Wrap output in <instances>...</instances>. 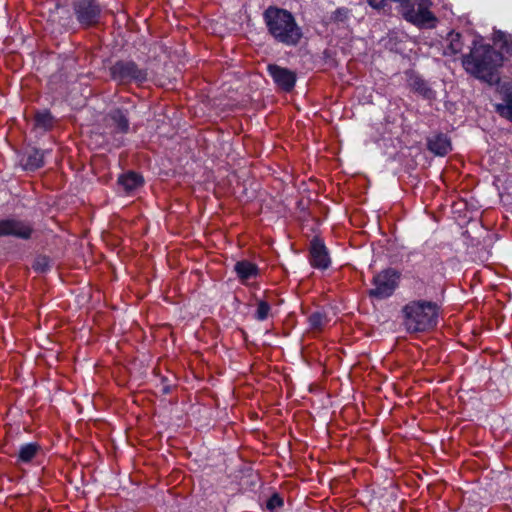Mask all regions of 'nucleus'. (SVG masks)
Returning a JSON list of instances; mask_svg holds the SVG:
<instances>
[{
  "mask_svg": "<svg viewBox=\"0 0 512 512\" xmlns=\"http://www.w3.org/2000/svg\"><path fill=\"white\" fill-rule=\"evenodd\" d=\"M462 62L465 70L476 78L489 84L499 81L497 69L502 65L503 56L491 46H475Z\"/></svg>",
  "mask_w": 512,
  "mask_h": 512,
  "instance_id": "f03ea898",
  "label": "nucleus"
},
{
  "mask_svg": "<svg viewBox=\"0 0 512 512\" xmlns=\"http://www.w3.org/2000/svg\"><path fill=\"white\" fill-rule=\"evenodd\" d=\"M39 445L36 443H28L21 446L18 453V460L21 462H30L37 454Z\"/></svg>",
  "mask_w": 512,
  "mask_h": 512,
  "instance_id": "6ab92c4d",
  "label": "nucleus"
},
{
  "mask_svg": "<svg viewBox=\"0 0 512 512\" xmlns=\"http://www.w3.org/2000/svg\"><path fill=\"white\" fill-rule=\"evenodd\" d=\"M462 36L460 33L450 32L448 34V42L444 54L445 55H455L462 51L463 48V42H462Z\"/></svg>",
  "mask_w": 512,
  "mask_h": 512,
  "instance_id": "a211bd4d",
  "label": "nucleus"
},
{
  "mask_svg": "<svg viewBox=\"0 0 512 512\" xmlns=\"http://www.w3.org/2000/svg\"><path fill=\"white\" fill-rule=\"evenodd\" d=\"M308 321L312 330L321 331L327 325L328 318L325 313L315 311L309 315Z\"/></svg>",
  "mask_w": 512,
  "mask_h": 512,
  "instance_id": "aec40b11",
  "label": "nucleus"
},
{
  "mask_svg": "<svg viewBox=\"0 0 512 512\" xmlns=\"http://www.w3.org/2000/svg\"><path fill=\"white\" fill-rule=\"evenodd\" d=\"M25 170L34 171L44 165V152L38 149L29 150L22 159Z\"/></svg>",
  "mask_w": 512,
  "mask_h": 512,
  "instance_id": "2eb2a0df",
  "label": "nucleus"
},
{
  "mask_svg": "<svg viewBox=\"0 0 512 512\" xmlns=\"http://www.w3.org/2000/svg\"><path fill=\"white\" fill-rule=\"evenodd\" d=\"M403 325L410 333L426 332L438 323L439 307L425 300L411 301L402 308Z\"/></svg>",
  "mask_w": 512,
  "mask_h": 512,
  "instance_id": "7ed1b4c3",
  "label": "nucleus"
},
{
  "mask_svg": "<svg viewBox=\"0 0 512 512\" xmlns=\"http://www.w3.org/2000/svg\"><path fill=\"white\" fill-rule=\"evenodd\" d=\"M409 85L413 91L426 99H433L435 97V92L428 86L426 81L419 77L412 78Z\"/></svg>",
  "mask_w": 512,
  "mask_h": 512,
  "instance_id": "f3484780",
  "label": "nucleus"
},
{
  "mask_svg": "<svg viewBox=\"0 0 512 512\" xmlns=\"http://www.w3.org/2000/svg\"><path fill=\"white\" fill-rule=\"evenodd\" d=\"M498 93L501 101L494 105L495 111L512 122V85L509 83L500 85Z\"/></svg>",
  "mask_w": 512,
  "mask_h": 512,
  "instance_id": "f8f14e48",
  "label": "nucleus"
},
{
  "mask_svg": "<svg viewBox=\"0 0 512 512\" xmlns=\"http://www.w3.org/2000/svg\"><path fill=\"white\" fill-rule=\"evenodd\" d=\"M33 268L37 272H45L49 268V259L46 256H39L35 259Z\"/></svg>",
  "mask_w": 512,
  "mask_h": 512,
  "instance_id": "b1692460",
  "label": "nucleus"
},
{
  "mask_svg": "<svg viewBox=\"0 0 512 512\" xmlns=\"http://www.w3.org/2000/svg\"><path fill=\"white\" fill-rule=\"evenodd\" d=\"M269 35L275 42L286 46H296L302 38V29L291 12L270 6L263 13Z\"/></svg>",
  "mask_w": 512,
  "mask_h": 512,
  "instance_id": "f257e3e1",
  "label": "nucleus"
},
{
  "mask_svg": "<svg viewBox=\"0 0 512 512\" xmlns=\"http://www.w3.org/2000/svg\"><path fill=\"white\" fill-rule=\"evenodd\" d=\"M349 10L347 8H338L336 11L333 12L331 18L334 21H344L348 17Z\"/></svg>",
  "mask_w": 512,
  "mask_h": 512,
  "instance_id": "393cba45",
  "label": "nucleus"
},
{
  "mask_svg": "<svg viewBox=\"0 0 512 512\" xmlns=\"http://www.w3.org/2000/svg\"><path fill=\"white\" fill-rule=\"evenodd\" d=\"M74 11L81 25L92 26L99 22L102 9L97 0H76Z\"/></svg>",
  "mask_w": 512,
  "mask_h": 512,
  "instance_id": "0eeeda50",
  "label": "nucleus"
},
{
  "mask_svg": "<svg viewBox=\"0 0 512 512\" xmlns=\"http://www.w3.org/2000/svg\"><path fill=\"white\" fill-rule=\"evenodd\" d=\"M267 70L274 82L286 92L291 91L296 82V74L284 67H280L276 64H269Z\"/></svg>",
  "mask_w": 512,
  "mask_h": 512,
  "instance_id": "6e6552de",
  "label": "nucleus"
},
{
  "mask_svg": "<svg viewBox=\"0 0 512 512\" xmlns=\"http://www.w3.org/2000/svg\"><path fill=\"white\" fill-rule=\"evenodd\" d=\"M33 229L30 225L17 220L0 221V236H15L22 239L30 238Z\"/></svg>",
  "mask_w": 512,
  "mask_h": 512,
  "instance_id": "9d476101",
  "label": "nucleus"
},
{
  "mask_svg": "<svg viewBox=\"0 0 512 512\" xmlns=\"http://www.w3.org/2000/svg\"><path fill=\"white\" fill-rule=\"evenodd\" d=\"M429 150L438 156H444L451 151L450 139L444 134H438L428 140Z\"/></svg>",
  "mask_w": 512,
  "mask_h": 512,
  "instance_id": "ddd939ff",
  "label": "nucleus"
},
{
  "mask_svg": "<svg viewBox=\"0 0 512 512\" xmlns=\"http://www.w3.org/2000/svg\"><path fill=\"white\" fill-rule=\"evenodd\" d=\"M502 48L510 55H512V40L505 39Z\"/></svg>",
  "mask_w": 512,
  "mask_h": 512,
  "instance_id": "bb28decb",
  "label": "nucleus"
},
{
  "mask_svg": "<svg viewBox=\"0 0 512 512\" xmlns=\"http://www.w3.org/2000/svg\"><path fill=\"white\" fill-rule=\"evenodd\" d=\"M118 184L123 188L125 192L131 193L142 186L143 178L141 175L130 171L119 177Z\"/></svg>",
  "mask_w": 512,
  "mask_h": 512,
  "instance_id": "dca6fc26",
  "label": "nucleus"
},
{
  "mask_svg": "<svg viewBox=\"0 0 512 512\" xmlns=\"http://www.w3.org/2000/svg\"><path fill=\"white\" fill-rule=\"evenodd\" d=\"M111 78L120 83L144 82L147 79L145 70L138 67L133 61L119 60L110 67Z\"/></svg>",
  "mask_w": 512,
  "mask_h": 512,
  "instance_id": "39448f33",
  "label": "nucleus"
},
{
  "mask_svg": "<svg viewBox=\"0 0 512 512\" xmlns=\"http://www.w3.org/2000/svg\"><path fill=\"white\" fill-rule=\"evenodd\" d=\"M310 263L314 268L327 269L331 263L328 250L323 241L315 237L310 242Z\"/></svg>",
  "mask_w": 512,
  "mask_h": 512,
  "instance_id": "1a4fd4ad",
  "label": "nucleus"
},
{
  "mask_svg": "<svg viewBox=\"0 0 512 512\" xmlns=\"http://www.w3.org/2000/svg\"><path fill=\"white\" fill-rule=\"evenodd\" d=\"M283 506V499L278 494H273L267 501L266 507L270 512Z\"/></svg>",
  "mask_w": 512,
  "mask_h": 512,
  "instance_id": "5701e85b",
  "label": "nucleus"
},
{
  "mask_svg": "<svg viewBox=\"0 0 512 512\" xmlns=\"http://www.w3.org/2000/svg\"><path fill=\"white\" fill-rule=\"evenodd\" d=\"M368 3L376 9L384 8L388 4V0H368Z\"/></svg>",
  "mask_w": 512,
  "mask_h": 512,
  "instance_id": "a878e982",
  "label": "nucleus"
},
{
  "mask_svg": "<svg viewBox=\"0 0 512 512\" xmlns=\"http://www.w3.org/2000/svg\"><path fill=\"white\" fill-rule=\"evenodd\" d=\"M270 310H271V307L266 301L259 300L257 303V310L255 313V318L259 321L266 320L269 316Z\"/></svg>",
  "mask_w": 512,
  "mask_h": 512,
  "instance_id": "4be33fe9",
  "label": "nucleus"
},
{
  "mask_svg": "<svg viewBox=\"0 0 512 512\" xmlns=\"http://www.w3.org/2000/svg\"><path fill=\"white\" fill-rule=\"evenodd\" d=\"M35 125L47 130L52 127V116L49 112L37 113L35 116Z\"/></svg>",
  "mask_w": 512,
  "mask_h": 512,
  "instance_id": "412c9836",
  "label": "nucleus"
},
{
  "mask_svg": "<svg viewBox=\"0 0 512 512\" xmlns=\"http://www.w3.org/2000/svg\"><path fill=\"white\" fill-rule=\"evenodd\" d=\"M400 274L394 269H385L373 277V288L369 290V296L376 299L390 297L398 286Z\"/></svg>",
  "mask_w": 512,
  "mask_h": 512,
  "instance_id": "423d86ee",
  "label": "nucleus"
},
{
  "mask_svg": "<svg viewBox=\"0 0 512 512\" xmlns=\"http://www.w3.org/2000/svg\"><path fill=\"white\" fill-rule=\"evenodd\" d=\"M234 271L243 283L257 277L259 273L257 265L247 260L238 261L234 266Z\"/></svg>",
  "mask_w": 512,
  "mask_h": 512,
  "instance_id": "4468645a",
  "label": "nucleus"
},
{
  "mask_svg": "<svg viewBox=\"0 0 512 512\" xmlns=\"http://www.w3.org/2000/svg\"><path fill=\"white\" fill-rule=\"evenodd\" d=\"M104 121L107 126L113 128L112 133L125 134L129 131V119L126 110L120 108L112 109L104 117Z\"/></svg>",
  "mask_w": 512,
  "mask_h": 512,
  "instance_id": "9b49d317",
  "label": "nucleus"
},
{
  "mask_svg": "<svg viewBox=\"0 0 512 512\" xmlns=\"http://www.w3.org/2000/svg\"><path fill=\"white\" fill-rule=\"evenodd\" d=\"M430 7V0H410L399 12L405 20L418 27L433 28L437 18L430 11Z\"/></svg>",
  "mask_w": 512,
  "mask_h": 512,
  "instance_id": "20e7f679",
  "label": "nucleus"
}]
</instances>
